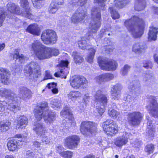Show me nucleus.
<instances>
[{
	"mask_svg": "<svg viewBox=\"0 0 158 158\" xmlns=\"http://www.w3.org/2000/svg\"><path fill=\"white\" fill-rule=\"evenodd\" d=\"M31 50L34 51L35 56L39 60L48 59L52 55L57 56L59 53L58 49L46 47L38 40L32 44Z\"/></svg>",
	"mask_w": 158,
	"mask_h": 158,
	"instance_id": "1",
	"label": "nucleus"
},
{
	"mask_svg": "<svg viewBox=\"0 0 158 158\" xmlns=\"http://www.w3.org/2000/svg\"><path fill=\"white\" fill-rule=\"evenodd\" d=\"M124 24L134 38L140 37L143 35L144 22L142 19L134 16L131 19L126 20Z\"/></svg>",
	"mask_w": 158,
	"mask_h": 158,
	"instance_id": "2",
	"label": "nucleus"
},
{
	"mask_svg": "<svg viewBox=\"0 0 158 158\" xmlns=\"http://www.w3.org/2000/svg\"><path fill=\"white\" fill-rule=\"evenodd\" d=\"M34 112L36 120L40 121L43 117L44 121L47 124L52 123L56 115L54 112L49 111L47 103L37 106Z\"/></svg>",
	"mask_w": 158,
	"mask_h": 158,
	"instance_id": "3",
	"label": "nucleus"
},
{
	"mask_svg": "<svg viewBox=\"0 0 158 158\" xmlns=\"http://www.w3.org/2000/svg\"><path fill=\"white\" fill-rule=\"evenodd\" d=\"M0 94L6 98V101L8 104V109L10 110L13 109L19 110V106L17 103L19 100L15 95L10 89L2 88L0 90Z\"/></svg>",
	"mask_w": 158,
	"mask_h": 158,
	"instance_id": "4",
	"label": "nucleus"
},
{
	"mask_svg": "<svg viewBox=\"0 0 158 158\" xmlns=\"http://www.w3.org/2000/svg\"><path fill=\"white\" fill-rule=\"evenodd\" d=\"M94 98L95 101L97 103L96 111L98 114L97 116L100 117L105 111V107L107 102V99L106 96L102 94V92L101 90L96 91Z\"/></svg>",
	"mask_w": 158,
	"mask_h": 158,
	"instance_id": "5",
	"label": "nucleus"
},
{
	"mask_svg": "<svg viewBox=\"0 0 158 158\" xmlns=\"http://www.w3.org/2000/svg\"><path fill=\"white\" fill-rule=\"evenodd\" d=\"M91 16L93 21L89 26L90 31L91 33H94L97 31L101 25V15L99 10L97 7L93 8L91 10Z\"/></svg>",
	"mask_w": 158,
	"mask_h": 158,
	"instance_id": "6",
	"label": "nucleus"
},
{
	"mask_svg": "<svg viewBox=\"0 0 158 158\" xmlns=\"http://www.w3.org/2000/svg\"><path fill=\"white\" fill-rule=\"evenodd\" d=\"M87 0H78V3L80 6L71 18V21L74 23H77L82 21L86 16V13L83 10L82 6L86 3Z\"/></svg>",
	"mask_w": 158,
	"mask_h": 158,
	"instance_id": "7",
	"label": "nucleus"
},
{
	"mask_svg": "<svg viewBox=\"0 0 158 158\" xmlns=\"http://www.w3.org/2000/svg\"><path fill=\"white\" fill-rule=\"evenodd\" d=\"M39 67L37 63L34 62H31L25 67L24 72L30 73L29 77L30 79L35 80L41 74L40 71L38 69Z\"/></svg>",
	"mask_w": 158,
	"mask_h": 158,
	"instance_id": "8",
	"label": "nucleus"
},
{
	"mask_svg": "<svg viewBox=\"0 0 158 158\" xmlns=\"http://www.w3.org/2000/svg\"><path fill=\"white\" fill-rule=\"evenodd\" d=\"M98 62L101 69L104 70H115L118 66V64L115 61L102 58L100 56L98 58Z\"/></svg>",
	"mask_w": 158,
	"mask_h": 158,
	"instance_id": "9",
	"label": "nucleus"
},
{
	"mask_svg": "<svg viewBox=\"0 0 158 158\" xmlns=\"http://www.w3.org/2000/svg\"><path fill=\"white\" fill-rule=\"evenodd\" d=\"M129 0H114V3L111 5L109 8V11L111 14L112 18L114 19H118L119 15L114 9L115 7L118 9L121 8L129 3Z\"/></svg>",
	"mask_w": 158,
	"mask_h": 158,
	"instance_id": "10",
	"label": "nucleus"
},
{
	"mask_svg": "<svg viewBox=\"0 0 158 158\" xmlns=\"http://www.w3.org/2000/svg\"><path fill=\"white\" fill-rule=\"evenodd\" d=\"M96 124L90 121H84L81 124V132L84 135H89L96 131Z\"/></svg>",
	"mask_w": 158,
	"mask_h": 158,
	"instance_id": "11",
	"label": "nucleus"
},
{
	"mask_svg": "<svg viewBox=\"0 0 158 158\" xmlns=\"http://www.w3.org/2000/svg\"><path fill=\"white\" fill-rule=\"evenodd\" d=\"M103 128L104 132L108 136L115 134L118 131V126L114 121L107 120L103 123Z\"/></svg>",
	"mask_w": 158,
	"mask_h": 158,
	"instance_id": "12",
	"label": "nucleus"
},
{
	"mask_svg": "<svg viewBox=\"0 0 158 158\" xmlns=\"http://www.w3.org/2000/svg\"><path fill=\"white\" fill-rule=\"evenodd\" d=\"M41 38L43 42L46 44H55L57 40L56 32L50 30L44 31L41 35Z\"/></svg>",
	"mask_w": 158,
	"mask_h": 158,
	"instance_id": "13",
	"label": "nucleus"
},
{
	"mask_svg": "<svg viewBox=\"0 0 158 158\" xmlns=\"http://www.w3.org/2000/svg\"><path fill=\"white\" fill-rule=\"evenodd\" d=\"M143 115L139 112L134 111L128 114V120L129 124L133 126L139 125L142 120Z\"/></svg>",
	"mask_w": 158,
	"mask_h": 158,
	"instance_id": "14",
	"label": "nucleus"
},
{
	"mask_svg": "<svg viewBox=\"0 0 158 158\" xmlns=\"http://www.w3.org/2000/svg\"><path fill=\"white\" fill-rule=\"evenodd\" d=\"M88 81L83 77L77 76L70 82L71 86L75 89H84L87 86Z\"/></svg>",
	"mask_w": 158,
	"mask_h": 158,
	"instance_id": "15",
	"label": "nucleus"
},
{
	"mask_svg": "<svg viewBox=\"0 0 158 158\" xmlns=\"http://www.w3.org/2000/svg\"><path fill=\"white\" fill-rule=\"evenodd\" d=\"M80 141V138L77 136H70L65 139L64 144L69 149L77 148Z\"/></svg>",
	"mask_w": 158,
	"mask_h": 158,
	"instance_id": "16",
	"label": "nucleus"
},
{
	"mask_svg": "<svg viewBox=\"0 0 158 158\" xmlns=\"http://www.w3.org/2000/svg\"><path fill=\"white\" fill-rule=\"evenodd\" d=\"M150 103L148 106V109L152 116L158 118V105L155 99V98L151 96L150 98Z\"/></svg>",
	"mask_w": 158,
	"mask_h": 158,
	"instance_id": "17",
	"label": "nucleus"
},
{
	"mask_svg": "<svg viewBox=\"0 0 158 158\" xmlns=\"http://www.w3.org/2000/svg\"><path fill=\"white\" fill-rule=\"evenodd\" d=\"M23 142L17 138L9 140L7 143L9 150L11 151H15L19 148L20 146L23 145Z\"/></svg>",
	"mask_w": 158,
	"mask_h": 158,
	"instance_id": "18",
	"label": "nucleus"
},
{
	"mask_svg": "<svg viewBox=\"0 0 158 158\" xmlns=\"http://www.w3.org/2000/svg\"><path fill=\"white\" fill-rule=\"evenodd\" d=\"M122 87L121 85L117 84L114 85L111 89V98L114 100H118L121 96V90Z\"/></svg>",
	"mask_w": 158,
	"mask_h": 158,
	"instance_id": "19",
	"label": "nucleus"
},
{
	"mask_svg": "<svg viewBox=\"0 0 158 158\" xmlns=\"http://www.w3.org/2000/svg\"><path fill=\"white\" fill-rule=\"evenodd\" d=\"M21 5L24 10L21 12L22 15L27 18L31 19H34V16L30 12V8L28 6V2L27 0H21Z\"/></svg>",
	"mask_w": 158,
	"mask_h": 158,
	"instance_id": "20",
	"label": "nucleus"
},
{
	"mask_svg": "<svg viewBox=\"0 0 158 158\" xmlns=\"http://www.w3.org/2000/svg\"><path fill=\"white\" fill-rule=\"evenodd\" d=\"M33 129L37 135L40 136H44L47 131L46 127L43 123L38 122L34 123Z\"/></svg>",
	"mask_w": 158,
	"mask_h": 158,
	"instance_id": "21",
	"label": "nucleus"
},
{
	"mask_svg": "<svg viewBox=\"0 0 158 158\" xmlns=\"http://www.w3.org/2000/svg\"><path fill=\"white\" fill-rule=\"evenodd\" d=\"M60 114L66 119V121H67V119H68L69 123H71V125H74L76 124V123L74 122H73V119L72 116L73 114L69 107H66L64 108L63 110L60 112Z\"/></svg>",
	"mask_w": 158,
	"mask_h": 158,
	"instance_id": "22",
	"label": "nucleus"
},
{
	"mask_svg": "<svg viewBox=\"0 0 158 158\" xmlns=\"http://www.w3.org/2000/svg\"><path fill=\"white\" fill-rule=\"evenodd\" d=\"M130 134L126 132L123 133L122 136L117 138L115 142V144L118 147H122L125 145L128 142V139L129 138Z\"/></svg>",
	"mask_w": 158,
	"mask_h": 158,
	"instance_id": "23",
	"label": "nucleus"
},
{
	"mask_svg": "<svg viewBox=\"0 0 158 158\" xmlns=\"http://www.w3.org/2000/svg\"><path fill=\"white\" fill-rule=\"evenodd\" d=\"M19 92V97L23 99L29 98L32 94L31 91L25 87L20 88Z\"/></svg>",
	"mask_w": 158,
	"mask_h": 158,
	"instance_id": "24",
	"label": "nucleus"
},
{
	"mask_svg": "<svg viewBox=\"0 0 158 158\" xmlns=\"http://www.w3.org/2000/svg\"><path fill=\"white\" fill-rule=\"evenodd\" d=\"M10 74L6 69L0 68V80L1 82L5 84L7 83L9 80Z\"/></svg>",
	"mask_w": 158,
	"mask_h": 158,
	"instance_id": "25",
	"label": "nucleus"
},
{
	"mask_svg": "<svg viewBox=\"0 0 158 158\" xmlns=\"http://www.w3.org/2000/svg\"><path fill=\"white\" fill-rule=\"evenodd\" d=\"M28 122V118L24 116H20L15 121V123L19 126V127L23 129L25 128Z\"/></svg>",
	"mask_w": 158,
	"mask_h": 158,
	"instance_id": "26",
	"label": "nucleus"
},
{
	"mask_svg": "<svg viewBox=\"0 0 158 158\" xmlns=\"http://www.w3.org/2000/svg\"><path fill=\"white\" fill-rule=\"evenodd\" d=\"M158 28L154 27H150L148 32V40L149 41L155 40L158 33Z\"/></svg>",
	"mask_w": 158,
	"mask_h": 158,
	"instance_id": "27",
	"label": "nucleus"
},
{
	"mask_svg": "<svg viewBox=\"0 0 158 158\" xmlns=\"http://www.w3.org/2000/svg\"><path fill=\"white\" fill-rule=\"evenodd\" d=\"M26 30L34 35H38L40 34V29L36 24H33L30 25L27 27Z\"/></svg>",
	"mask_w": 158,
	"mask_h": 158,
	"instance_id": "28",
	"label": "nucleus"
},
{
	"mask_svg": "<svg viewBox=\"0 0 158 158\" xmlns=\"http://www.w3.org/2000/svg\"><path fill=\"white\" fill-rule=\"evenodd\" d=\"M145 48L144 45L140 43H136L133 45L132 51L138 54H141L144 52Z\"/></svg>",
	"mask_w": 158,
	"mask_h": 158,
	"instance_id": "29",
	"label": "nucleus"
},
{
	"mask_svg": "<svg viewBox=\"0 0 158 158\" xmlns=\"http://www.w3.org/2000/svg\"><path fill=\"white\" fill-rule=\"evenodd\" d=\"M7 9L10 13L20 15L22 14L20 11L19 10V7L14 3L10 2L7 6Z\"/></svg>",
	"mask_w": 158,
	"mask_h": 158,
	"instance_id": "30",
	"label": "nucleus"
},
{
	"mask_svg": "<svg viewBox=\"0 0 158 158\" xmlns=\"http://www.w3.org/2000/svg\"><path fill=\"white\" fill-rule=\"evenodd\" d=\"M147 135L149 138L152 139L154 136L155 133V128L153 126L151 122L148 121L147 122Z\"/></svg>",
	"mask_w": 158,
	"mask_h": 158,
	"instance_id": "31",
	"label": "nucleus"
},
{
	"mask_svg": "<svg viewBox=\"0 0 158 158\" xmlns=\"http://www.w3.org/2000/svg\"><path fill=\"white\" fill-rule=\"evenodd\" d=\"M146 5L145 0H136L135 2V9L137 11L142 10L144 9Z\"/></svg>",
	"mask_w": 158,
	"mask_h": 158,
	"instance_id": "32",
	"label": "nucleus"
},
{
	"mask_svg": "<svg viewBox=\"0 0 158 158\" xmlns=\"http://www.w3.org/2000/svg\"><path fill=\"white\" fill-rule=\"evenodd\" d=\"M74 62L76 64H80L84 60L83 57L81 55L80 53L76 51L73 52L72 54Z\"/></svg>",
	"mask_w": 158,
	"mask_h": 158,
	"instance_id": "33",
	"label": "nucleus"
},
{
	"mask_svg": "<svg viewBox=\"0 0 158 158\" xmlns=\"http://www.w3.org/2000/svg\"><path fill=\"white\" fill-rule=\"evenodd\" d=\"M11 123L8 120L1 121L0 123V130L2 132L6 131L10 128Z\"/></svg>",
	"mask_w": 158,
	"mask_h": 158,
	"instance_id": "34",
	"label": "nucleus"
},
{
	"mask_svg": "<svg viewBox=\"0 0 158 158\" xmlns=\"http://www.w3.org/2000/svg\"><path fill=\"white\" fill-rule=\"evenodd\" d=\"M51 104L52 107L56 110L59 109L61 106V101L57 98L52 99L51 101Z\"/></svg>",
	"mask_w": 158,
	"mask_h": 158,
	"instance_id": "35",
	"label": "nucleus"
},
{
	"mask_svg": "<svg viewBox=\"0 0 158 158\" xmlns=\"http://www.w3.org/2000/svg\"><path fill=\"white\" fill-rule=\"evenodd\" d=\"M15 52L13 56L14 58H16V59H19V62L20 63H22L26 58L25 56L22 54H19V50L18 49L15 50Z\"/></svg>",
	"mask_w": 158,
	"mask_h": 158,
	"instance_id": "36",
	"label": "nucleus"
},
{
	"mask_svg": "<svg viewBox=\"0 0 158 158\" xmlns=\"http://www.w3.org/2000/svg\"><path fill=\"white\" fill-rule=\"evenodd\" d=\"M89 53L85 58L86 60L88 62L91 63L93 61L96 50L94 48L89 49Z\"/></svg>",
	"mask_w": 158,
	"mask_h": 158,
	"instance_id": "37",
	"label": "nucleus"
},
{
	"mask_svg": "<svg viewBox=\"0 0 158 158\" xmlns=\"http://www.w3.org/2000/svg\"><path fill=\"white\" fill-rule=\"evenodd\" d=\"M58 9L56 2H52L51 3L48 9V11L50 14H54Z\"/></svg>",
	"mask_w": 158,
	"mask_h": 158,
	"instance_id": "38",
	"label": "nucleus"
},
{
	"mask_svg": "<svg viewBox=\"0 0 158 158\" xmlns=\"http://www.w3.org/2000/svg\"><path fill=\"white\" fill-rule=\"evenodd\" d=\"M81 95V93L79 91H72L68 94V97L73 101L80 97Z\"/></svg>",
	"mask_w": 158,
	"mask_h": 158,
	"instance_id": "39",
	"label": "nucleus"
},
{
	"mask_svg": "<svg viewBox=\"0 0 158 158\" xmlns=\"http://www.w3.org/2000/svg\"><path fill=\"white\" fill-rule=\"evenodd\" d=\"M140 84L138 80L134 81L131 84L129 88L132 90H139L140 89Z\"/></svg>",
	"mask_w": 158,
	"mask_h": 158,
	"instance_id": "40",
	"label": "nucleus"
},
{
	"mask_svg": "<svg viewBox=\"0 0 158 158\" xmlns=\"http://www.w3.org/2000/svg\"><path fill=\"white\" fill-rule=\"evenodd\" d=\"M78 45L80 48L85 49L89 48V45L87 43V41L84 39H82L78 42Z\"/></svg>",
	"mask_w": 158,
	"mask_h": 158,
	"instance_id": "41",
	"label": "nucleus"
},
{
	"mask_svg": "<svg viewBox=\"0 0 158 158\" xmlns=\"http://www.w3.org/2000/svg\"><path fill=\"white\" fill-rule=\"evenodd\" d=\"M33 5L35 8L40 9L43 6V2L44 0H31Z\"/></svg>",
	"mask_w": 158,
	"mask_h": 158,
	"instance_id": "42",
	"label": "nucleus"
},
{
	"mask_svg": "<svg viewBox=\"0 0 158 158\" xmlns=\"http://www.w3.org/2000/svg\"><path fill=\"white\" fill-rule=\"evenodd\" d=\"M108 114L111 117L115 118L120 114V113L114 109H110L108 110Z\"/></svg>",
	"mask_w": 158,
	"mask_h": 158,
	"instance_id": "43",
	"label": "nucleus"
},
{
	"mask_svg": "<svg viewBox=\"0 0 158 158\" xmlns=\"http://www.w3.org/2000/svg\"><path fill=\"white\" fill-rule=\"evenodd\" d=\"M154 149V145L152 144H148L145 148V151L148 154H149L153 153Z\"/></svg>",
	"mask_w": 158,
	"mask_h": 158,
	"instance_id": "44",
	"label": "nucleus"
},
{
	"mask_svg": "<svg viewBox=\"0 0 158 158\" xmlns=\"http://www.w3.org/2000/svg\"><path fill=\"white\" fill-rule=\"evenodd\" d=\"M131 68V66L130 65L128 64L125 65L121 70L122 74L124 76L127 75Z\"/></svg>",
	"mask_w": 158,
	"mask_h": 158,
	"instance_id": "45",
	"label": "nucleus"
},
{
	"mask_svg": "<svg viewBox=\"0 0 158 158\" xmlns=\"http://www.w3.org/2000/svg\"><path fill=\"white\" fill-rule=\"evenodd\" d=\"M8 104L6 101H0V112L4 111L5 109H9L7 108ZM10 110V109H9Z\"/></svg>",
	"mask_w": 158,
	"mask_h": 158,
	"instance_id": "46",
	"label": "nucleus"
},
{
	"mask_svg": "<svg viewBox=\"0 0 158 158\" xmlns=\"http://www.w3.org/2000/svg\"><path fill=\"white\" fill-rule=\"evenodd\" d=\"M107 0H95L94 2L98 3L102 10H104L105 9V2Z\"/></svg>",
	"mask_w": 158,
	"mask_h": 158,
	"instance_id": "47",
	"label": "nucleus"
},
{
	"mask_svg": "<svg viewBox=\"0 0 158 158\" xmlns=\"http://www.w3.org/2000/svg\"><path fill=\"white\" fill-rule=\"evenodd\" d=\"M73 152L69 151L63 152L61 156L64 158H71L73 155Z\"/></svg>",
	"mask_w": 158,
	"mask_h": 158,
	"instance_id": "48",
	"label": "nucleus"
},
{
	"mask_svg": "<svg viewBox=\"0 0 158 158\" xmlns=\"http://www.w3.org/2000/svg\"><path fill=\"white\" fill-rule=\"evenodd\" d=\"M5 14L3 9L0 10V27L2 25V23L5 18Z\"/></svg>",
	"mask_w": 158,
	"mask_h": 158,
	"instance_id": "49",
	"label": "nucleus"
},
{
	"mask_svg": "<svg viewBox=\"0 0 158 158\" xmlns=\"http://www.w3.org/2000/svg\"><path fill=\"white\" fill-rule=\"evenodd\" d=\"M96 81L99 83L102 82L106 81L105 73L100 75L96 78Z\"/></svg>",
	"mask_w": 158,
	"mask_h": 158,
	"instance_id": "50",
	"label": "nucleus"
},
{
	"mask_svg": "<svg viewBox=\"0 0 158 158\" xmlns=\"http://www.w3.org/2000/svg\"><path fill=\"white\" fill-rule=\"evenodd\" d=\"M143 81H151V80L153 79V77L152 76L148 74H143Z\"/></svg>",
	"mask_w": 158,
	"mask_h": 158,
	"instance_id": "51",
	"label": "nucleus"
},
{
	"mask_svg": "<svg viewBox=\"0 0 158 158\" xmlns=\"http://www.w3.org/2000/svg\"><path fill=\"white\" fill-rule=\"evenodd\" d=\"M56 150L57 152L61 156L64 150V148L61 145H57L56 147Z\"/></svg>",
	"mask_w": 158,
	"mask_h": 158,
	"instance_id": "52",
	"label": "nucleus"
},
{
	"mask_svg": "<svg viewBox=\"0 0 158 158\" xmlns=\"http://www.w3.org/2000/svg\"><path fill=\"white\" fill-rule=\"evenodd\" d=\"M105 75L106 81L112 80L114 78V76L113 74L111 73H105Z\"/></svg>",
	"mask_w": 158,
	"mask_h": 158,
	"instance_id": "53",
	"label": "nucleus"
},
{
	"mask_svg": "<svg viewBox=\"0 0 158 158\" xmlns=\"http://www.w3.org/2000/svg\"><path fill=\"white\" fill-rule=\"evenodd\" d=\"M64 74V72L63 70V69H60V71L55 73L54 76L57 77H61L62 78L64 77V78H66V77H63V74Z\"/></svg>",
	"mask_w": 158,
	"mask_h": 158,
	"instance_id": "54",
	"label": "nucleus"
},
{
	"mask_svg": "<svg viewBox=\"0 0 158 158\" xmlns=\"http://www.w3.org/2000/svg\"><path fill=\"white\" fill-rule=\"evenodd\" d=\"M43 138L42 139V141L44 144H47L50 143V139L47 136H45V135L42 136Z\"/></svg>",
	"mask_w": 158,
	"mask_h": 158,
	"instance_id": "55",
	"label": "nucleus"
},
{
	"mask_svg": "<svg viewBox=\"0 0 158 158\" xmlns=\"http://www.w3.org/2000/svg\"><path fill=\"white\" fill-rule=\"evenodd\" d=\"M26 155V158H35V155L34 153L30 151L27 152Z\"/></svg>",
	"mask_w": 158,
	"mask_h": 158,
	"instance_id": "56",
	"label": "nucleus"
},
{
	"mask_svg": "<svg viewBox=\"0 0 158 158\" xmlns=\"http://www.w3.org/2000/svg\"><path fill=\"white\" fill-rule=\"evenodd\" d=\"M133 98L131 96L128 95L124 98V100L128 102H131L133 100Z\"/></svg>",
	"mask_w": 158,
	"mask_h": 158,
	"instance_id": "57",
	"label": "nucleus"
},
{
	"mask_svg": "<svg viewBox=\"0 0 158 158\" xmlns=\"http://www.w3.org/2000/svg\"><path fill=\"white\" fill-rule=\"evenodd\" d=\"M141 144L142 143L138 139H136L134 141L133 146L135 147L139 148L140 147Z\"/></svg>",
	"mask_w": 158,
	"mask_h": 158,
	"instance_id": "58",
	"label": "nucleus"
},
{
	"mask_svg": "<svg viewBox=\"0 0 158 158\" xmlns=\"http://www.w3.org/2000/svg\"><path fill=\"white\" fill-rule=\"evenodd\" d=\"M52 78V76L50 74V72L47 71L45 73V76L44 77V80Z\"/></svg>",
	"mask_w": 158,
	"mask_h": 158,
	"instance_id": "59",
	"label": "nucleus"
},
{
	"mask_svg": "<svg viewBox=\"0 0 158 158\" xmlns=\"http://www.w3.org/2000/svg\"><path fill=\"white\" fill-rule=\"evenodd\" d=\"M143 67L146 68H152L151 63L149 61H145L144 62Z\"/></svg>",
	"mask_w": 158,
	"mask_h": 158,
	"instance_id": "60",
	"label": "nucleus"
},
{
	"mask_svg": "<svg viewBox=\"0 0 158 158\" xmlns=\"http://www.w3.org/2000/svg\"><path fill=\"white\" fill-rule=\"evenodd\" d=\"M69 62L67 60H62L60 64V66L61 67L65 66L67 67L68 66Z\"/></svg>",
	"mask_w": 158,
	"mask_h": 158,
	"instance_id": "61",
	"label": "nucleus"
},
{
	"mask_svg": "<svg viewBox=\"0 0 158 158\" xmlns=\"http://www.w3.org/2000/svg\"><path fill=\"white\" fill-rule=\"evenodd\" d=\"M56 84L54 83H49L47 86V87H48V89H53L54 88L56 87Z\"/></svg>",
	"mask_w": 158,
	"mask_h": 158,
	"instance_id": "62",
	"label": "nucleus"
},
{
	"mask_svg": "<svg viewBox=\"0 0 158 158\" xmlns=\"http://www.w3.org/2000/svg\"><path fill=\"white\" fill-rule=\"evenodd\" d=\"M35 147L37 148H40V147L41 143L38 142L36 141L34 142L33 143Z\"/></svg>",
	"mask_w": 158,
	"mask_h": 158,
	"instance_id": "63",
	"label": "nucleus"
},
{
	"mask_svg": "<svg viewBox=\"0 0 158 158\" xmlns=\"http://www.w3.org/2000/svg\"><path fill=\"white\" fill-rule=\"evenodd\" d=\"M154 59L155 61L158 64V55L155 54L154 55Z\"/></svg>",
	"mask_w": 158,
	"mask_h": 158,
	"instance_id": "64",
	"label": "nucleus"
}]
</instances>
